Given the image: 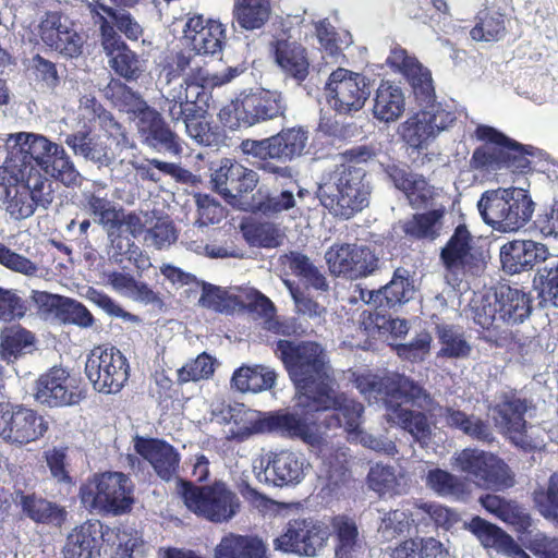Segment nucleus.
I'll return each instance as SVG.
<instances>
[{"instance_id": "nucleus-25", "label": "nucleus", "mask_w": 558, "mask_h": 558, "mask_svg": "<svg viewBox=\"0 0 558 558\" xmlns=\"http://www.w3.org/2000/svg\"><path fill=\"white\" fill-rule=\"evenodd\" d=\"M258 181L256 171L230 158H222L210 175L213 190L230 203L253 192Z\"/></svg>"}, {"instance_id": "nucleus-34", "label": "nucleus", "mask_w": 558, "mask_h": 558, "mask_svg": "<svg viewBox=\"0 0 558 558\" xmlns=\"http://www.w3.org/2000/svg\"><path fill=\"white\" fill-rule=\"evenodd\" d=\"M35 300L44 312L53 315L63 324L89 328L95 323L89 310L74 299L41 291L37 293Z\"/></svg>"}, {"instance_id": "nucleus-36", "label": "nucleus", "mask_w": 558, "mask_h": 558, "mask_svg": "<svg viewBox=\"0 0 558 558\" xmlns=\"http://www.w3.org/2000/svg\"><path fill=\"white\" fill-rule=\"evenodd\" d=\"M304 462L291 450L270 452L264 469L265 480L279 487L299 484L304 478Z\"/></svg>"}, {"instance_id": "nucleus-20", "label": "nucleus", "mask_w": 558, "mask_h": 558, "mask_svg": "<svg viewBox=\"0 0 558 558\" xmlns=\"http://www.w3.org/2000/svg\"><path fill=\"white\" fill-rule=\"evenodd\" d=\"M47 137L33 133H19L5 163L16 177L44 175L43 167L54 147Z\"/></svg>"}, {"instance_id": "nucleus-48", "label": "nucleus", "mask_w": 558, "mask_h": 558, "mask_svg": "<svg viewBox=\"0 0 558 558\" xmlns=\"http://www.w3.org/2000/svg\"><path fill=\"white\" fill-rule=\"evenodd\" d=\"M216 558H267L266 547L257 537H225L215 550Z\"/></svg>"}, {"instance_id": "nucleus-52", "label": "nucleus", "mask_w": 558, "mask_h": 558, "mask_svg": "<svg viewBox=\"0 0 558 558\" xmlns=\"http://www.w3.org/2000/svg\"><path fill=\"white\" fill-rule=\"evenodd\" d=\"M441 348L439 355L448 359H461L470 355L472 348L463 333L458 332L452 325L438 324L435 327Z\"/></svg>"}, {"instance_id": "nucleus-54", "label": "nucleus", "mask_w": 558, "mask_h": 558, "mask_svg": "<svg viewBox=\"0 0 558 558\" xmlns=\"http://www.w3.org/2000/svg\"><path fill=\"white\" fill-rule=\"evenodd\" d=\"M476 24L470 31L476 41H497L506 33L505 15L500 12L483 10L476 16Z\"/></svg>"}, {"instance_id": "nucleus-37", "label": "nucleus", "mask_w": 558, "mask_h": 558, "mask_svg": "<svg viewBox=\"0 0 558 558\" xmlns=\"http://www.w3.org/2000/svg\"><path fill=\"white\" fill-rule=\"evenodd\" d=\"M468 529L486 548H494L497 551L515 558H530L512 536L506 533L501 527L478 515L470 520Z\"/></svg>"}, {"instance_id": "nucleus-3", "label": "nucleus", "mask_w": 558, "mask_h": 558, "mask_svg": "<svg viewBox=\"0 0 558 558\" xmlns=\"http://www.w3.org/2000/svg\"><path fill=\"white\" fill-rule=\"evenodd\" d=\"M274 352L282 362L298 392L305 399L304 403H310L322 389L332 384L328 374V356L320 343L280 339Z\"/></svg>"}, {"instance_id": "nucleus-45", "label": "nucleus", "mask_w": 558, "mask_h": 558, "mask_svg": "<svg viewBox=\"0 0 558 558\" xmlns=\"http://www.w3.org/2000/svg\"><path fill=\"white\" fill-rule=\"evenodd\" d=\"M205 114L198 113L195 117L181 118L185 124L187 135L202 146L216 149L226 146L228 136L225 129L207 121Z\"/></svg>"}, {"instance_id": "nucleus-38", "label": "nucleus", "mask_w": 558, "mask_h": 558, "mask_svg": "<svg viewBox=\"0 0 558 558\" xmlns=\"http://www.w3.org/2000/svg\"><path fill=\"white\" fill-rule=\"evenodd\" d=\"M480 502L487 512L511 526L517 533H525L532 525L530 513L515 500L486 494L480 498Z\"/></svg>"}, {"instance_id": "nucleus-58", "label": "nucleus", "mask_w": 558, "mask_h": 558, "mask_svg": "<svg viewBox=\"0 0 558 558\" xmlns=\"http://www.w3.org/2000/svg\"><path fill=\"white\" fill-rule=\"evenodd\" d=\"M241 231L250 245L259 247H277L279 245V229L271 222L242 223Z\"/></svg>"}, {"instance_id": "nucleus-28", "label": "nucleus", "mask_w": 558, "mask_h": 558, "mask_svg": "<svg viewBox=\"0 0 558 558\" xmlns=\"http://www.w3.org/2000/svg\"><path fill=\"white\" fill-rule=\"evenodd\" d=\"M35 398L49 407H63L80 403L83 391L71 384L69 373L62 367H52L36 381Z\"/></svg>"}, {"instance_id": "nucleus-43", "label": "nucleus", "mask_w": 558, "mask_h": 558, "mask_svg": "<svg viewBox=\"0 0 558 558\" xmlns=\"http://www.w3.org/2000/svg\"><path fill=\"white\" fill-rule=\"evenodd\" d=\"M65 144L75 155L83 156L100 165L109 166L116 159L113 150L96 141L89 128L69 134L65 138Z\"/></svg>"}, {"instance_id": "nucleus-55", "label": "nucleus", "mask_w": 558, "mask_h": 558, "mask_svg": "<svg viewBox=\"0 0 558 558\" xmlns=\"http://www.w3.org/2000/svg\"><path fill=\"white\" fill-rule=\"evenodd\" d=\"M134 169L143 180L155 183L160 180V175L155 170H158L166 175H170L180 183H189L193 177L190 170L184 169L177 163L166 162L156 158L147 160V163L134 165Z\"/></svg>"}, {"instance_id": "nucleus-51", "label": "nucleus", "mask_w": 558, "mask_h": 558, "mask_svg": "<svg viewBox=\"0 0 558 558\" xmlns=\"http://www.w3.org/2000/svg\"><path fill=\"white\" fill-rule=\"evenodd\" d=\"M331 525L336 536V558H352L359 537L355 521L347 515H337Z\"/></svg>"}, {"instance_id": "nucleus-59", "label": "nucleus", "mask_w": 558, "mask_h": 558, "mask_svg": "<svg viewBox=\"0 0 558 558\" xmlns=\"http://www.w3.org/2000/svg\"><path fill=\"white\" fill-rule=\"evenodd\" d=\"M415 292L414 280L403 268L395 270L392 279L386 283V305L395 306L409 302Z\"/></svg>"}, {"instance_id": "nucleus-40", "label": "nucleus", "mask_w": 558, "mask_h": 558, "mask_svg": "<svg viewBox=\"0 0 558 558\" xmlns=\"http://www.w3.org/2000/svg\"><path fill=\"white\" fill-rule=\"evenodd\" d=\"M446 426L462 432L473 440L490 444L495 440L493 428L488 421L474 414H468L452 407L442 408Z\"/></svg>"}, {"instance_id": "nucleus-41", "label": "nucleus", "mask_w": 558, "mask_h": 558, "mask_svg": "<svg viewBox=\"0 0 558 558\" xmlns=\"http://www.w3.org/2000/svg\"><path fill=\"white\" fill-rule=\"evenodd\" d=\"M529 401L520 398L515 391L502 392L493 408L494 421L506 434L526 427L525 413Z\"/></svg>"}, {"instance_id": "nucleus-17", "label": "nucleus", "mask_w": 558, "mask_h": 558, "mask_svg": "<svg viewBox=\"0 0 558 558\" xmlns=\"http://www.w3.org/2000/svg\"><path fill=\"white\" fill-rule=\"evenodd\" d=\"M329 106L339 114L360 111L371 90L364 75L344 68L333 70L325 85Z\"/></svg>"}, {"instance_id": "nucleus-15", "label": "nucleus", "mask_w": 558, "mask_h": 558, "mask_svg": "<svg viewBox=\"0 0 558 558\" xmlns=\"http://www.w3.org/2000/svg\"><path fill=\"white\" fill-rule=\"evenodd\" d=\"M418 105L424 108L398 126L400 138L413 149H422L457 120L456 113L446 110L440 104H436V99L428 105Z\"/></svg>"}, {"instance_id": "nucleus-56", "label": "nucleus", "mask_w": 558, "mask_h": 558, "mask_svg": "<svg viewBox=\"0 0 558 558\" xmlns=\"http://www.w3.org/2000/svg\"><path fill=\"white\" fill-rule=\"evenodd\" d=\"M289 267L292 274L318 291H328L329 284L324 274L302 253H291Z\"/></svg>"}, {"instance_id": "nucleus-7", "label": "nucleus", "mask_w": 558, "mask_h": 558, "mask_svg": "<svg viewBox=\"0 0 558 558\" xmlns=\"http://www.w3.org/2000/svg\"><path fill=\"white\" fill-rule=\"evenodd\" d=\"M365 171L349 163L336 166L320 186L323 205L335 216L349 219L368 205L369 190Z\"/></svg>"}, {"instance_id": "nucleus-32", "label": "nucleus", "mask_w": 558, "mask_h": 558, "mask_svg": "<svg viewBox=\"0 0 558 558\" xmlns=\"http://www.w3.org/2000/svg\"><path fill=\"white\" fill-rule=\"evenodd\" d=\"M99 520H86L68 534L63 547L64 558H100L105 546V529Z\"/></svg>"}, {"instance_id": "nucleus-23", "label": "nucleus", "mask_w": 558, "mask_h": 558, "mask_svg": "<svg viewBox=\"0 0 558 558\" xmlns=\"http://www.w3.org/2000/svg\"><path fill=\"white\" fill-rule=\"evenodd\" d=\"M300 415L287 409L265 413V418L259 421L254 430L277 433L291 439H300L304 444L315 446L320 444L322 434L316 421L310 420L306 415Z\"/></svg>"}, {"instance_id": "nucleus-47", "label": "nucleus", "mask_w": 558, "mask_h": 558, "mask_svg": "<svg viewBox=\"0 0 558 558\" xmlns=\"http://www.w3.org/2000/svg\"><path fill=\"white\" fill-rule=\"evenodd\" d=\"M271 13L270 0H234L233 17L245 31L262 28Z\"/></svg>"}, {"instance_id": "nucleus-6", "label": "nucleus", "mask_w": 558, "mask_h": 558, "mask_svg": "<svg viewBox=\"0 0 558 558\" xmlns=\"http://www.w3.org/2000/svg\"><path fill=\"white\" fill-rule=\"evenodd\" d=\"M134 484L122 472L96 473L84 482L78 490L82 506L89 512L104 515L129 513L134 505Z\"/></svg>"}, {"instance_id": "nucleus-30", "label": "nucleus", "mask_w": 558, "mask_h": 558, "mask_svg": "<svg viewBox=\"0 0 558 558\" xmlns=\"http://www.w3.org/2000/svg\"><path fill=\"white\" fill-rule=\"evenodd\" d=\"M184 36L195 53L202 56L221 53L227 41L225 25L217 20H205L203 15H194L187 20Z\"/></svg>"}, {"instance_id": "nucleus-27", "label": "nucleus", "mask_w": 558, "mask_h": 558, "mask_svg": "<svg viewBox=\"0 0 558 558\" xmlns=\"http://www.w3.org/2000/svg\"><path fill=\"white\" fill-rule=\"evenodd\" d=\"M331 275L356 279L373 272L374 256L371 251L354 244H333L325 254Z\"/></svg>"}, {"instance_id": "nucleus-64", "label": "nucleus", "mask_w": 558, "mask_h": 558, "mask_svg": "<svg viewBox=\"0 0 558 558\" xmlns=\"http://www.w3.org/2000/svg\"><path fill=\"white\" fill-rule=\"evenodd\" d=\"M533 501L545 518L558 523V473L550 475L546 489L534 490Z\"/></svg>"}, {"instance_id": "nucleus-63", "label": "nucleus", "mask_w": 558, "mask_h": 558, "mask_svg": "<svg viewBox=\"0 0 558 558\" xmlns=\"http://www.w3.org/2000/svg\"><path fill=\"white\" fill-rule=\"evenodd\" d=\"M441 217L442 211L436 209L415 214L404 223L403 231L416 239H435L437 235L436 225Z\"/></svg>"}, {"instance_id": "nucleus-5", "label": "nucleus", "mask_w": 558, "mask_h": 558, "mask_svg": "<svg viewBox=\"0 0 558 558\" xmlns=\"http://www.w3.org/2000/svg\"><path fill=\"white\" fill-rule=\"evenodd\" d=\"M310 133L301 126L283 128L278 133L262 140H242L239 149L242 155L255 159V167L280 178H291V168L278 166L274 161L287 163L306 153Z\"/></svg>"}, {"instance_id": "nucleus-1", "label": "nucleus", "mask_w": 558, "mask_h": 558, "mask_svg": "<svg viewBox=\"0 0 558 558\" xmlns=\"http://www.w3.org/2000/svg\"><path fill=\"white\" fill-rule=\"evenodd\" d=\"M530 293L510 286H501L495 293V302H484L474 310V323L480 327L478 338L490 347L514 349L518 333L509 327L522 324L532 313Z\"/></svg>"}, {"instance_id": "nucleus-57", "label": "nucleus", "mask_w": 558, "mask_h": 558, "mask_svg": "<svg viewBox=\"0 0 558 558\" xmlns=\"http://www.w3.org/2000/svg\"><path fill=\"white\" fill-rule=\"evenodd\" d=\"M35 336L20 325L4 328L1 333V354L4 359L17 357L34 345Z\"/></svg>"}, {"instance_id": "nucleus-46", "label": "nucleus", "mask_w": 558, "mask_h": 558, "mask_svg": "<svg viewBox=\"0 0 558 558\" xmlns=\"http://www.w3.org/2000/svg\"><path fill=\"white\" fill-rule=\"evenodd\" d=\"M277 374L263 365L241 366L234 371L231 384L241 392H259L275 386Z\"/></svg>"}, {"instance_id": "nucleus-60", "label": "nucleus", "mask_w": 558, "mask_h": 558, "mask_svg": "<svg viewBox=\"0 0 558 558\" xmlns=\"http://www.w3.org/2000/svg\"><path fill=\"white\" fill-rule=\"evenodd\" d=\"M214 373L215 359L203 352L177 371V381L179 385H184L190 381L209 379Z\"/></svg>"}, {"instance_id": "nucleus-19", "label": "nucleus", "mask_w": 558, "mask_h": 558, "mask_svg": "<svg viewBox=\"0 0 558 558\" xmlns=\"http://www.w3.org/2000/svg\"><path fill=\"white\" fill-rule=\"evenodd\" d=\"M209 86L213 85L208 73L201 68L192 71L180 85V89L166 98L167 111L171 120L178 122L184 117L206 113Z\"/></svg>"}, {"instance_id": "nucleus-11", "label": "nucleus", "mask_w": 558, "mask_h": 558, "mask_svg": "<svg viewBox=\"0 0 558 558\" xmlns=\"http://www.w3.org/2000/svg\"><path fill=\"white\" fill-rule=\"evenodd\" d=\"M85 374L98 392L117 393L129 379L130 365L119 349L102 344L87 355Z\"/></svg>"}, {"instance_id": "nucleus-13", "label": "nucleus", "mask_w": 558, "mask_h": 558, "mask_svg": "<svg viewBox=\"0 0 558 558\" xmlns=\"http://www.w3.org/2000/svg\"><path fill=\"white\" fill-rule=\"evenodd\" d=\"M328 538V526L324 522L312 517H298L286 523L272 546L286 554L314 557L325 547Z\"/></svg>"}, {"instance_id": "nucleus-62", "label": "nucleus", "mask_w": 558, "mask_h": 558, "mask_svg": "<svg viewBox=\"0 0 558 558\" xmlns=\"http://www.w3.org/2000/svg\"><path fill=\"white\" fill-rule=\"evenodd\" d=\"M426 485L439 496L460 495L465 490L461 478L439 468L428 471Z\"/></svg>"}, {"instance_id": "nucleus-10", "label": "nucleus", "mask_w": 558, "mask_h": 558, "mask_svg": "<svg viewBox=\"0 0 558 558\" xmlns=\"http://www.w3.org/2000/svg\"><path fill=\"white\" fill-rule=\"evenodd\" d=\"M486 257L483 247L476 244L463 223L456 227L439 255L446 276L454 281H461L468 275H480L486 266Z\"/></svg>"}, {"instance_id": "nucleus-29", "label": "nucleus", "mask_w": 558, "mask_h": 558, "mask_svg": "<svg viewBox=\"0 0 558 558\" xmlns=\"http://www.w3.org/2000/svg\"><path fill=\"white\" fill-rule=\"evenodd\" d=\"M62 14L48 11L38 25V35L47 47L66 58H76L83 52V38L61 23Z\"/></svg>"}, {"instance_id": "nucleus-61", "label": "nucleus", "mask_w": 558, "mask_h": 558, "mask_svg": "<svg viewBox=\"0 0 558 558\" xmlns=\"http://www.w3.org/2000/svg\"><path fill=\"white\" fill-rule=\"evenodd\" d=\"M432 341V335L427 330H422L408 343H390L389 345L401 360L420 363L429 354Z\"/></svg>"}, {"instance_id": "nucleus-16", "label": "nucleus", "mask_w": 558, "mask_h": 558, "mask_svg": "<svg viewBox=\"0 0 558 558\" xmlns=\"http://www.w3.org/2000/svg\"><path fill=\"white\" fill-rule=\"evenodd\" d=\"M303 407L313 412L331 411L323 421L326 429L343 428L349 435L361 433L363 404L343 392H336L332 384Z\"/></svg>"}, {"instance_id": "nucleus-42", "label": "nucleus", "mask_w": 558, "mask_h": 558, "mask_svg": "<svg viewBox=\"0 0 558 558\" xmlns=\"http://www.w3.org/2000/svg\"><path fill=\"white\" fill-rule=\"evenodd\" d=\"M102 48L109 57V64L116 74L129 82L137 81L142 76L145 71L144 60L130 49L122 38H119L117 43L112 41L111 46L106 45Z\"/></svg>"}, {"instance_id": "nucleus-26", "label": "nucleus", "mask_w": 558, "mask_h": 558, "mask_svg": "<svg viewBox=\"0 0 558 558\" xmlns=\"http://www.w3.org/2000/svg\"><path fill=\"white\" fill-rule=\"evenodd\" d=\"M86 202L89 211L98 217V223L102 226L111 239L116 254L124 256L129 260H136L137 256H142L141 248L129 239L125 242L126 248L124 250L123 241L120 236L124 214L122 208H117L109 199L94 193L86 196Z\"/></svg>"}, {"instance_id": "nucleus-14", "label": "nucleus", "mask_w": 558, "mask_h": 558, "mask_svg": "<svg viewBox=\"0 0 558 558\" xmlns=\"http://www.w3.org/2000/svg\"><path fill=\"white\" fill-rule=\"evenodd\" d=\"M48 427V422L36 410L0 402V438L4 442L23 447L43 438Z\"/></svg>"}, {"instance_id": "nucleus-33", "label": "nucleus", "mask_w": 558, "mask_h": 558, "mask_svg": "<svg viewBox=\"0 0 558 558\" xmlns=\"http://www.w3.org/2000/svg\"><path fill=\"white\" fill-rule=\"evenodd\" d=\"M547 256V246L533 240H513L500 248L502 268L512 275L533 269L535 265L545 262Z\"/></svg>"}, {"instance_id": "nucleus-21", "label": "nucleus", "mask_w": 558, "mask_h": 558, "mask_svg": "<svg viewBox=\"0 0 558 558\" xmlns=\"http://www.w3.org/2000/svg\"><path fill=\"white\" fill-rule=\"evenodd\" d=\"M11 498L21 515L36 524L61 527L68 519L64 506L47 499L34 489H28L26 482L15 480Z\"/></svg>"}, {"instance_id": "nucleus-9", "label": "nucleus", "mask_w": 558, "mask_h": 558, "mask_svg": "<svg viewBox=\"0 0 558 558\" xmlns=\"http://www.w3.org/2000/svg\"><path fill=\"white\" fill-rule=\"evenodd\" d=\"M178 493L191 512L211 523L230 521L241 508L236 493L220 480L197 486L191 481L180 478Z\"/></svg>"}, {"instance_id": "nucleus-53", "label": "nucleus", "mask_w": 558, "mask_h": 558, "mask_svg": "<svg viewBox=\"0 0 558 558\" xmlns=\"http://www.w3.org/2000/svg\"><path fill=\"white\" fill-rule=\"evenodd\" d=\"M229 422H232L236 426V430H232L229 439L236 441H244L256 434H265L266 432H255V425L265 418V413L253 411L244 407V404H238L235 407H229L228 410Z\"/></svg>"}, {"instance_id": "nucleus-44", "label": "nucleus", "mask_w": 558, "mask_h": 558, "mask_svg": "<svg viewBox=\"0 0 558 558\" xmlns=\"http://www.w3.org/2000/svg\"><path fill=\"white\" fill-rule=\"evenodd\" d=\"M104 95L120 111L133 114L137 120L151 107L143 97L119 78H111L104 89Z\"/></svg>"}, {"instance_id": "nucleus-12", "label": "nucleus", "mask_w": 558, "mask_h": 558, "mask_svg": "<svg viewBox=\"0 0 558 558\" xmlns=\"http://www.w3.org/2000/svg\"><path fill=\"white\" fill-rule=\"evenodd\" d=\"M456 465L486 489L502 490L514 484V475L509 465L492 452L465 448L456 457Z\"/></svg>"}, {"instance_id": "nucleus-8", "label": "nucleus", "mask_w": 558, "mask_h": 558, "mask_svg": "<svg viewBox=\"0 0 558 558\" xmlns=\"http://www.w3.org/2000/svg\"><path fill=\"white\" fill-rule=\"evenodd\" d=\"M477 209L486 225L501 232H513L532 218L534 203L523 189L498 187L481 195Z\"/></svg>"}, {"instance_id": "nucleus-50", "label": "nucleus", "mask_w": 558, "mask_h": 558, "mask_svg": "<svg viewBox=\"0 0 558 558\" xmlns=\"http://www.w3.org/2000/svg\"><path fill=\"white\" fill-rule=\"evenodd\" d=\"M49 155L50 157L47 158V163L43 167L41 173L45 177L50 174L66 186L75 185L80 174L64 148L54 144Z\"/></svg>"}, {"instance_id": "nucleus-35", "label": "nucleus", "mask_w": 558, "mask_h": 558, "mask_svg": "<svg viewBox=\"0 0 558 558\" xmlns=\"http://www.w3.org/2000/svg\"><path fill=\"white\" fill-rule=\"evenodd\" d=\"M245 119L252 126L265 121L283 118L288 106L282 93L269 89H258L243 97Z\"/></svg>"}, {"instance_id": "nucleus-22", "label": "nucleus", "mask_w": 558, "mask_h": 558, "mask_svg": "<svg viewBox=\"0 0 558 558\" xmlns=\"http://www.w3.org/2000/svg\"><path fill=\"white\" fill-rule=\"evenodd\" d=\"M386 64L400 73L409 83L417 104H432L436 99L432 72L418 59L410 54L407 49L396 45L390 49Z\"/></svg>"}, {"instance_id": "nucleus-2", "label": "nucleus", "mask_w": 558, "mask_h": 558, "mask_svg": "<svg viewBox=\"0 0 558 558\" xmlns=\"http://www.w3.org/2000/svg\"><path fill=\"white\" fill-rule=\"evenodd\" d=\"M435 404L430 392L415 380L403 374H386V421L417 442L432 437V421L425 411Z\"/></svg>"}, {"instance_id": "nucleus-31", "label": "nucleus", "mask_w": 558, "mask_h": 558, "mask_svg": "<svg viewBox=\"0 0 558 558\" xmlns=\"http://www.w3.org/2000/svg\"><path fill=\"white\" fill-rule=\"evenodd\" d=\"M137 129L143 142L150 148L173 156L182 155L180 136L171 130L156 109L150 108L141 116L137 120Z\"/></svg>"}, {"instance_id": "nucleus-39", "label": "nucleus", "mask_w": 558, "mask_h": 558, "mask_svg": "<svg viewBox=\"0 0 558 558\" xmlns=\"http://www.w3.org/2000/svg\"><path fill=\"white\" fill-rule=\"evenodd\" d=\"M274 58L282 72L296 82L305 81L308 75L310 62L306 49L296 43L278 39L272 43Z\"/></svg>"}, {"instance_id": "nucleus-24", "label": "nucleus", "mask_w": 558, "mask_h": 558, "mask_svg": "<svg viewBox=\"0 0 558 558\" xmlns=\"http://www.w3.org/2000/svg\"><path fill=\"white\" fill-rule=\"evenodd\" d=\"M133 447L158 478L166 483L180 480L181 454L173 445L162 438L136 435L133 437Z\"/></svg>"}, {"instance_id": "nucleus-4", "label": "nucleus", "mask_w": 558, "mask_h": 558, "mask_svg": "<svg viewBox=\"0 0 558 558\" xmlns=\"http://www.w3.org/2000/svg\"><path fill=\"white\" fill-rule=\"evenodd\" d=\"M474 135L482 145L473 150L470 159L472 169L488 173L506 170L519 174L531 170L529 157L534 156L533 146L523 145L487 124H478Z\"/></svg>"}, {"instance_id": "nucleus-18", "label": "nucleus", "mask_w": 558, "mask_h": 558, "mask_svg": "<svg viewBox=\"0 0 558 558\" xmlns=\"http://www.w3.org/2000/svg\"><path fill=\"white\" fill-rule=\"evenodd\" d=\"M53 182L45 175L16 177L4 203L5 210L16 220L31 217L37 207L48 208L53 202Z\"/></svg>"}, {"instance_id": "nucleus-49", "label": "nucleus", "mask_w": 558, "mask_h": 558, "mask_svg": "<svg viewBox=\"0 0 558 558\" xmlns=\"http://www.w3.org/2000/svg\"><path fill=\"white\" fill-rule=\"evenodd\" d=\"M105 551L110 549L111 558H134V553L144 546L141 537L121 527L105 529Z\"/></svg>"}]
</instances>
